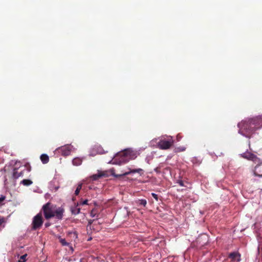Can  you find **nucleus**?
<instances>
[{"label": "nucleus", "instance_id": "15", "mask_svg": "<svg viewBox=\"0 0 262 262\" xmlns=\"http://www.w3.org/2000/svg\"><path fill=\"white\" fill-rule=\"evenodd\" d=\"M68 236L72 238L74 241H75L76 239L78 237L77 233L76 232H69L68 233Z\"/></svg>", "mask_w": 262, "mask_h": 262}, {"label": "nucleus", "instance_id": "8", "mask_svg": "<svg viewBox=\"0 0 262 262\" xmlns=\"http://www.w3.org/2000/svg\"><path fill=\"white\" fill-rule=\"evenodd\" d=\"M20 166H19V167H14L13 169V178L14 179H17L19 177H22L24 176V172L25 171V168H24L23 169H20Z\"/></svg>", "mask_w": 262, "mask_h": 262}, {"label": "nucleus", "instance_id": "26", "mask_svg": "<svg viewBox=\"0 0 262 262\" xmlns=\"http://www.w3.org/2000/svg\"><path fill=\"white\" fill-rule=\"evenodd\" d=\"M151 195L157 201H158V196L157 194L155 193H151Z\"/></svg>", "mask_w": 262, "mask_h": 262}, {"label": "nucleus", "instance_id": "16", "mask_svg": "<svg viewBox=\"0 0 262 262\" xmlns=\"http://www.w3.org/2000/svg\"><path fill=\"white\" fill-rule=\"evenodd\" d=\"M59 242L62 246H70V243L67 242L64 238H62L61 237L59 238Z\"/></svg>", "mask_w": 262, "mask_h": 262}, {"label": "nucleus", "instance_id": "2", "mask_svg": "<svg viewBox=\"0 0 262 262\" xmlns=\"http://www.w3.org/2000/svg\"><path fill=\"white\" fill-rule=\"evenodd\" d=\"M257 119H251L248 121H242L238 124L239 128V133L243 136L250 138L255 130L258 128L256 123Z\"/></svg>", "mask_w": 262, "mask_h": 262}, {"label": "nucleus", "instance_id": "30", "mask_svg": "<svg viewBox=\"0 0 262 262\" xmlns=\"http://www.w3.org/2000/svg\"><path fill=\"white\" fill-rule=\"evenodd\" d=\"M93 222V220H90L89 221V224L91 225L92 224Z\"/></svg>", "mask_w": 262, "mask_h": 262}, {"label": "nucleus", "instance_id": "28", "mask_svg": "<svg viewBox=\"0 0 262 262\" xmlns=\"http://www.w3.org/2000/svg\"><path fill=\"white\" fill-rule=\"evenodd\" d=\"M181 139V136L179 134L177 136V140L178 141H179Z\"/></svg>", "mask_w": 262, "mask_h": 262}, {"label": "nucleus", "instance_id": "32", "mask_svg": "<svg viewBox=\"0 0 262 262\" xmlns=\"http://www.w3.org/2000/svg\"><path fill=\"white\" fill-rule=\"evenodd\" d=\"M50 225V223H46V224H45V226H46V227H48V226H49Z\"/></svg>", "mask_w": 262, "mask_h": 262}, {"label": "nucleus", "instance_id": "25", "mask_svg": "<svg viewBox=\"0 0 262 262\" xmlns=\"http://www.w3.org/2000/svg\"><path fill=\"white\" fill-rule=\"evenodd\" d=\"M5 222V219L4 217L0 216V226Z\"/></svg>", "mask_w": 262, "mask_h": 262}, {"label": "nucleus", "instance_id": "11", "mask_svg": "<svg viewBox=\"0 0 262 262\" xmlns=\"http://www.w3.org/2000/svg\"><path fill=\"white\" fill-rule=\"evenodd\" d=\"M78 206L79 204L77 203L76 205L71 207V210L72 214L76 215L80 213V208L78 207Z\"/></svg>", "mask_w": 262, "mask_h": 262}, {"label": "nucleus", "instance_id": "19", "mask_svg": "<svg viewBox=\"0 0 262 262\" xmlns=\"http://www.w3.org/2000/svg\"><path fill=\"white\" fill-rule=\"evenodd\" d=\"M259 167V165H257L255 167V170L253 172V174L256 177H260V178H262V174H259L257 171V169H258Z\"/></svg>", "mask_w": 262, "mask_h": 262}, {"label": "nucleus", "instance_id": "6", "mask_svg": "<svg viewBox=\"0 0 262 262\" xmlns=\"http://www.w3.org/2000/svg\"><path fill=\"white\" fill-rule=\"evenodd\" d=\"M241 156L244 159L251 160L255 163L259 162L260 161V159L256 155L248 151L241 154Z\"/></svg>", "mask_w": 262, "mask_h": 262}, {"label": "nucleus", "instance_id": "27", "mask_svg": "<svg viewBox=\"0 0 262 262\" xmlns=\"http://www.w3.org/2000/svg\"><path fill=\"white\" fill-rule=\"evenodd\" d=\"M82 183L78 184V185L76 188V189H77L78 190H79L80 191L82 188Z\"/></svg>", "mask_w": 262, "mask_h": 262}, {"label": "nucleus", "instance_id": "34", "mask_svg": "<svg viewBox=\"0 0 262 262\" xmlns=\"http://www.w3.org/2000/svg\"><path fill=\"white\" fill-rule=\"evenodd\" d=\"M123 158H122V160L124 159V158H125V157H125V156H123Z\"/></svg>", "mask_w": 262, "mask_h": 262}, {"label": "nucleus", "instance_id": "4", "mask_svg": "<svg viewBox=\"0 0 262 262\" xmlns=\"http://www.w3.org/2000/svg\"><path fill=\"white\" fill-rule=\"evenodd\" d=\"M43 224V219L41 213H38L33 219L32 229L36 230L39 228Z\"/></svg>", "mask_w": 262, "mask_h": 262}, {"label": "nucleus", "instance_id": "12", "mask_svg": "<svg viewBox=\"0 0 262 262\" xmlns=\"http://www.w3.org/2000/svg\"><path fill=\"white\" fill-rule=\"evenodd\" d=\"M40 160L43 164H47L49 161V158L47 154H42L40 156Z\"/></svg>", "mask_w": 262, "mask_h": 262}, {"label": "nucleus", "instance_id": "9", "mask_svg": "<svg viewBox=\"0 0 262 262\" xmlns=\"http://www.w3.org/2000/svg\"><path fill=\"white\" fill-rule=\"evenodd\" d=\"M241 254L237 252H231L229 255V258L231 259L232 261H241Z\"/></svg>", "mask_w": 262, "mask_h": 262}, {"label": "nucleus", "instance_id": "20", "mask_svg": "<svg viewBox=\"0 0 262 262\" xmlns=\"http://www.w3.org/2000/svg\"><path fill=\"white\" fill-rule=\"evenodd\" d=\"M27 256V254H25L23 255H21L19 260H18V262H25L26 260V257Z\"/></svg>", "mask_w": 262, "mask_h": 262}, {"label": "nucleus", "instance_id": "10", "mask_svg": "<svg viewBox=\"0 0 262 262\" xmlns=\"http://www.w3.org/2000/svg\"><path fill=\"white\" fill-rule=\"evenodd\" d=\"M106 174L104 172H99L98 173L93 174L90 177L91 180L92 181H96L103 177H106Z\"/></svg>", "mask_w": 262, "mask_h": 262}, {"label": "nucleus", "instance_id": "24", "mask_svg": "<svg viewBox=\"0 0 262 262\" xmlns=\"http://www.w3.org/2000/svg\"><path fill=\"white\" fill-rule=\"evenodd\" d=\"M181 186H185L184 182L182 180H178L177 182Z\"/></svg>", "mask_w": 262, "mask_h": 262}, {"label": "nucleus", "instance_id": "13", "mask_svg": "<svg viewBox=\"0 0 262 262\" xmlns=\"http://www.w3.org/2000/svg\"><path fill=\"white\" fill-rule=\"evenodd\" d=\"M73 164L75 166H79L82 163V160L79 158H74L72 161Z\"/></svg>", "mask_w": 262, "mask_h": 262}, {"label": "nucleus", "instance_id": "23", "mask_svg": "<svg viewBox=\"0 0 262 262\" xmlns=\"http://www.w3.org/2000/svg\"><path fill=\"white\" fill-rule=\"evenodd\" d=\"M6 199V196L3 195H1V196H0V206L3 205L4 204L3 203V202Z\"/></svg>", "mask_w": 262, "mask_h": 262}, {"label": "nucleus", "instance_id": "7", "mask_svg": "<svg viewBox=\"0 0 262 262\" xmlns=\"http://www.w3.org/2000/svg\"><path fill=\"white\" fill-rule=\"evenodd\" d=\"M56 150L62 156H67L71 154V146L70 145H66L58 148Z\"/></svg>", "mask_w": 262, "mask_h": 262}, {"label": "nucleus", "instance_id": "1", "mask_svg": "<svg viewBox=\"0 0 262 262\" xmlns=\"http://www.w3.org/2000/svg\"><path fill=\"white\" fill-rule=\"evenodd\" d=\"M45 217L49 220L52 217H55L58 220H61L63 216L64 209L62 207L55 208V206L50 202L45 204L42 208Z\"/></svg>", "mask_w": 262, "mask_h": 262}, {"label": "nucleus", "instance_id": "17", "mask_svg": "<svg viewBox=\"0 0 262 262\" xmlns=\"http://www.w3.org/2000/svg\"><path fill=\"white\" fill-rule=\"evenodd\" d=\"M136 203L138 205H140V206H143L144 207L146 206V205L147 204L146 200H144V199L138 200L136 202Z\"/></svg>", "mask_w": 262, "mask_h": 262}, {"label": "nucleus", "instance_id": "14", "mask_svg": "<svg viewBox=\"0 0 262 262\" xmlns=\"http://www.w3.org/2000/svg\"><path fill=\"white\" fill-rule=\"evenodd\" d=\"M20 183L24 186H28L31 185L33 183V182L29 179H24L21 181Z\"/></svg>", "mask_w": 262, "mask_h": 262}, {"label": "nucleus", "instance_id": "29", "mask_svg": "<svg viewBox=\"0 0 262 262\" xmlns=\"http://www.w3.org/2000/svg\"><path fill=\"white\" fill-rule=\"evenodd\" d=\"M79 192H80V191H79V190H78L77 189H76V190H75V194L76 195H78V194H79Z\"/></svg>", "mask_w": 262, "mask_h": 262}, {"label": "nucleus", "instance_id": "5", "mask_svg": "<svg viewBox=\"0 0 262 262\" xmlns=\"http://www.w3.org/2000/svg\"><path fill=\"white\" fill-rule=\"evenodd\" d=\"M128 169H129V171H126V172H125L122 174H116L114 172L115 170L112 169L111 170L112 175H113V176H114L116 178H119V177H121L122 176H127L130 173H138L140 175L143 174V170L141 168H137V169H131L130 168H128Z\"/></svg>", "mask_w": 262, "mask_h": 262}, {"label": "nucleus", "instance_id": "3", "mask_svg": "<svg viewBox=\"0 0 262 262\" xmlns=\"http://www.w3.org/2000/svg\"><path fill=\"white\" fill-rule=\"evenodd\" d=\"M173 144L172 137H170L167 140L161 139L158 143V146L161 149H169Z\"/></svg>", "mask_w": 262, "mask_h": 262}, {"label": "nucleus", "instance_id": "18", "mask_svg": "<svg viewBox=\"0 0 262 262\" xmlns=\"http://www.w3.org/2000/svg\"><path fill=\"white\" fill-rule=\"evenodd\" d=\"M91 216L93 217H96L97 219L98 217V214L96 209L92 210L91 212Z\"/></svg>", "mask_w": 262, "mask_h": 262}, {"label": "nucleus", "instance_id": "33", "mask_svg": "<svg viewBox=\"0 0 262 262\" xmlns=\"http://www.w3.org/2000/svg\"><path fill=\"white\" fill-rule=\"evenodd\" d=\"M31 170V167L29 166V168H28V171H30Z\"/></svg>", "mask_w": 262, "mask_h": 262}, {"label": "nucleus", "instance_id": "31", "mask_svg": "<svg viewBox=\"0 0 262 262\" xmlns=\"http://www.w3.org/2000/svg\"><path fill=\"white\" fill-rule=\"evenodd\" d=\"M127 161H125V160H124V159L121 160H120V162H122L123 163H126Z\"/></svg>", "mask_w": 262, "mask_h": 262}, {"label": "nucleus", "instance_id": "22", "mask_svg": "<svg viewBox=\"0 0 262 262\" xmlns=\"http://www.w3.org/2000/svg\"><path fill=\"white\" fill-rule=\"evenodd\" d=\"M176 150L178 152L184 151L186 150V147H183V146H180V147H177L176 148Z\"/></svg>", "mask_w": 262, "mask_h": 262}, {"label": "nucleus", "instance_id": "21", "mask_svg": "<svg viewBox=\"0 0 262 262\" xmlns=\"http://www.w3.org/2000/svg\"><path fill=\"white\" fill-rule=\"evenodd\" d=\"M88 200H85L84 201H82V200H80L79 203H78L79 204V205H88Z\"/></svg>", "mask_w": 262, "mask_h": 262}]
</instances>
